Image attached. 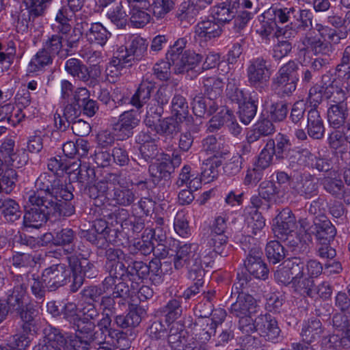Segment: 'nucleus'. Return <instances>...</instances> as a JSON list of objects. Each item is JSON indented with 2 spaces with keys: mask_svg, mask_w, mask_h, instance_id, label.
I'll return each mask as SVG.
<instances>
[{
  "mask_svg": "<svg viewBox=\"0 0 350 350\" xmlns=\"http://www.w3.org/2000/svg\"><path fill=\"white\" fill-rule=\"evenodd\" d=\"M247 77L250 85L259 91H262L271 77L270 65L263 57L251 59L247 68Z\"/></svg>",
  "mask_w": 350,
  "mask_h": 350,
  "instance_id": "obj_7",
  "label": "nucleus"
},
{
  "mask_svg": "<svg viewBox=\"0 0 350 350\" xmlns=\"http://www.w3.org/2000/svg\"><path fill=\"white\" fill-rule=\"evenodd\" d=\"M257 331L267 340H274L280 335V329L275 318L270 314H260L256 318Z\"/></svg>",
  "mask_w": 350,
  "mask_h": 350,
  "instance_id": "obj_20",
  "label": "nucleus"
},
{
  "mask_svg": "<svg viewBox=\"0 0 350 350\" xmlns=\"http://www.w3.org/2000/svg\"><path fill=\"white\" fill-rule=\"evenodd\" d=\"M350 46H347L342 53L340 63L336 66V70L339 76H342L345 79H350Z\"/></svg>",
  "mask_w": 350,
  "mask_h": 350,
  "instance_id": "obj_64",
  "label": "nucleus"
},
{
  "mask_svg": "<svg viewBox=\"0 0 350 350\" xmlns=\"http://www.w3.org/2000/svg\"><path fill=\"white\" fill-rule=\"evenodd\" d=\"M293 15L290 23L291 31L286 29L283 31L286 38L294 37L297 32L305 31L312 25L311 13L309 10L296 9Z\"/></svg>",
  "mask_w": 350,
  "mask_h": 350,
  "instance_id": "obj_24",
  "label": "nucleus"
},
{
  "mask_svg": "<svg viewBox=\"0 0 350 350\" xmlns=\"http://www.w3.org/2000/svg\"><path fill=\"white\" fill-rule=\"evenodd\" d=\"M51 237L52 243L57 246H69L66 251L71 253L73 251V243L76 239L75 232L69 228H62L59 230L55 231L53 234H49Z\"/></svg>",
  "mask_w": 350,
  "mask_h": 350,
  "instance_id": "obj_35",
  "label": "nucleus"
},
{
  "mask_svg": "<svg viewBox=\"0 0 350 350\" xmlns=\"http://www.w3.org/2000/svg\"><path fill=\"white\" fill-rule=\"evenodd\" d=\"M276 226L273 228L275 236L286 241L296 229V219L291 211L284 208L275 217Z\"/></svg>",
  "mask_w": 350,
  "mask_h": 350,
  "instance_id": "obj_15",
  "label": "nucleus"
},
{
  "mask_svg": "<svg viewBox=\"0 0 350 350\" xmlns=\"http://www.w3.org/2000/svg\"><path fill=\"white\" fill-rule=\"evenodd\" d=\"M316 237L321 244L329 243L336 234V230L325 217L317 218L314 221Z\"/></svg>",
  "mask_w": 350,
  "mask_h": 350,
  "instance_id": "obj_29",
  "label": "nucleus"
},
{
  "mask_svg": "<svg viewBox=\"0 0 350 350\" xmlns=\"http://www.w3.org/2000/svg\"><path fill=\"white\" fill-rule=\"evenodd\" d=\"M125 47L129 53L131 54L135 59L139 60L147 51L148 42L146 40L137 35L129 36Z\"/></svg>",
  "mask_w": 350,
  "mask_h": 350,
  "instance_id": "obj_37",
  "label": "nucleus"
},
{
  "mask_svg": "<svg viewBox=\"0 0 350 350\" xmlns=\"http://www.w3.org/2000/svg\"><path fill=\"white\" fill-rule=\"evenodd\" d=\"M257 111V105L254 101H244L239 107V118L241 121L248 124L256 116Z\"/></svg>",
  "mask_w": 350,
  "mask_h": 350,
  "instance_id": "obj_62",
  "label": "nucleus"
},
{
  "mask_svg": "<svg viewBox=\"0 0 350 350\" xmlns=\"http://www.w3.org/2000/svg\"><path fill=\"white\" fill-rule=\"evenodd\" d=\"M274 148V140L269 139L265 146L261 150L256 165L261 170H265L270 166L272 163L273 159V148Z\"/></svg>",
  "mask_w": 350,
  "mask_h": 350,
  "instance_id": "obj_54",
  "label": "nucleus"
},
{
  "mask_svg": "<svg viewBox=\"0 0 350 350\" xmlns=\"http://www.w3.org/2000/svg\"><path fill=\"white\" fill-rule=\"evenodd\" d=\"M146 333L149 339L144 342V349H160L166 347L167 328L166 323L161 320L153 321L148 327Z\"/></svg>",
  "mask_w": 350,
  "mask_h": 350,
  "instance_id": "obj_13",
  "label": "nucleus"
},
{
  "mask_svg": "<svg viewBox=\"0 0 350 350\" xmlns=\"http://www.w3.org/2000/svg\"><path fill=\"white\" fill-rule=\"evenodd\" d=\"M307 132L315 139H322L325 133L323 120L317 108H311L307 114Z\"/></svg>",
  "mask_w": 350,
  "mask_h": 350,
  "instance_id": "obj_26",
  "label": "nucleus"
},
{
  "mask_svg": "<svg viewBox=\"0 0 350 350\" xmlns=\"http://www.w3.org/2000/svg\"><path fill=\"white\" fill-rule=\"evenodd\" d=\"M137 197L133 189L120 186L115 187L108 193L107 201L113 206H128L131 205Z\"/></svg>",
  "mask_w": 350,
  "mask_h": 350,
  "instance_id": "obj_23",
  "label": "nucleus"
},
{
  "mask_svg": "<svg viewBox=\"0 0 350 350\" xmlns=\"http://www.w3.org/2000/svg\"><path fill=\"white\" fill-rule=\"evenodd\" d=\"M213 259V252L204 250L196 243H185L179 247L174 258V267L180 270L184 267L188 270V278L194 274L201 276L205 271L204 265L208 267Z\"/></svg>",
  "mask_w": 350,
  "mask_h": 350,
  "instance_id": "obj_2",
  "label": "nucleus"
},
{
  "mask_svg": "<svg viewBox=\"0 0 350 350\" xmlns=\"http://www.w3.org/2000/svg\"><path fill=\"white\" fill-rule=\"evenodd\" d=\"M245 221L248 233L256 235L265 227V223L263 217L258 210L246 208L244 211Z\"/></svg>",
  "mask_w": 350,
  "mask_h": 350,
  "instance_id": "obj_31",
  "label": "nucleus"
},
{
  "mask_svg": "<svg viewBox=\"0 0 350 350\" xmlns=\"http://www.w3.org/2000/svg\"><path fill=\"white\" fill-rule=\"evenodd\" d=\"M154 242L150 238H147V235L143 234L141 239L135 240L133 243L129 245V250L133 254L139 253L146 256L154 251Z\"/></svg>",
  "mask_w": 350,
  "mask_h": 350,
  "instance_id": "obj_53",
  "label": "nucleus"
},
{
  "mask_svg": "<svg viewBox=\"0 0 350 350\" xmlns=\"http://www.w3.org/2000/svg\"><path fill=\"white\" fill-rule=\"evenodd\" d=\"M146 3L143 0H120L107 9V17L118 28H124L129 21V11L131 6H144Z\"/></svg>",
  "mask_w": 350,
  "mask_h": 350,
  "instance_id": "obj_10",
  "label": "nucleus"
},
{
  "mask_svg": "<svg viewBox=\"0 0 350 350\" xmlns=\"http://www.w3.org/2000/svg\"><path fill=\"white\" fill-rule=\"evenodd\" d=\"M301 42L304 47L299 49L300 55L312 52L314 55L329 56L333 51L329 42L312 33H307Z\"/></svg>",
  "mask_w": 350,
  "mask_h": 350,
  "instance_id": "obj_12",
  "label": "nucleus"
},
{
  "mask_svg": "<svg viewBox=\"0 0 350 350\" xmlns=\"http://www.w3.org/2000/svg\"><path fill=\"white\" fill-rule=\"evenodd\" d=\"M143 1L146 3L144 6H137L136 8L131 6L130 8L129 20L135 27H141L144 26L149 22L150 19V14L143 10L149 5V3L147 0Z\"/></svg>",
  "mask_w": 350,
  "mask_h": 350,
  "instance_id": "obj_47",
  "label": "nucleus"
},
{
  "mask_svg": "<svg viewBox=\"0 0 350 350\" xmlns=\"http://www.w3.org/2000/svg\"><path fill=\"white\" fill-rule=\"evenodd\" d=\"M237 301L231 305L230 312L237 316L241 317L250 315L256 312V300L247 293L237 295Z\"/></svg>",
  "mask_w": 350,
  "mask_h": 350,
  "instance_id": "obj_22",
  "label": "nucleus"
},
{
  "mask_svg": "<svg viewBox=\"0 0 350 350\" xmlns=\"http://www.w3.org/2000/svg\"><path fill=\"white\" fill-rule=\"evenodd\" d=\"M323 332V326L321 321L317 317H312L303 325L301 336L302 342L293 344V350L308 349V345Z\"/></svg>",
  "mask_w": 350,
  "mask_h": 350,
  "instance_id": "obj_14",
  "label": "nucleus"
},
{
  "mask_svg": "<svg viewBox=\"0 0 350 350\" xmlns=\"http://www.w3.org/2000/svg\"><path fill=\"white\" fill-rule=\"evenodd\" d=\"M125 68L120 64V61L111 59L105 68V76L110 83H115L122 75Z\"/></svg>",
  "mask_w": 350,
  "mask_h": 350,
  "instance_id": "obj_61",
  "label": "nucleus"
},
{
  "mask_svg": "<svg viewBox=\"0 0 350 350\" xmlns=\"http://www.w3.org/2000/svg\"><path fill=\"white\" fill-rule=\"evenodd\" d=\"M291 188L297 194L310 199L318 193V182L310 174H304L292 182Z\"/></svg>",
  "mask_w": 350,
  "mask_h": 350,
  "instance_id": "obj_19",
  "label": "nucleus"
},
{
  "mask_svg": "<svg viewBox=\"0 0 350 350\" xmlns=\"http://www.w3.org/2000/svg\"><path fill=\"white\" fill-rule=\"evenodd\" d=\"M323 185L324 189L336 198L341 199L344 197L345 185L341 180L329 177L325 178Z\"/></svg>",
  "mask_w": 350,
  "mask_h": 350,
  "instance_id": "obj_56",
  "label": "nucleus"
},
{
  "mask_svg": "<svg viewBox=\"0 0 350 350\" xmlns=\"http://www.w3.org/2000/svg\"><path fill=\"white\" fill-rule=\"evenodd\" d=\"M53 56L43 49H40L31 58L28 65V72H36L42 70L45 66L52 64Z\"/></svg>",
  "mask_w": 350,
  "mask_h": 350,
  "instance_id": "obj_40",
  "label": "nucleus"
},
{
  "mask_svg": "<svg viewBox=\"0 0 350 350\" xmlns=\"http://www.w3.org/2000/svg\"><path fill=\"white\" fill-rule=\"evenodd\" d=\"M42 339L40 340V342ZM39 343L33 345V338L27 334H16L12 336L9 340V347L12 350H25L32 347L33 350H38Z\"/></svg>",
  "mask_w": 350,
  "mask_h": 350,
  "instance_id": "obj_48",
  "label": "nucleus"
},
{
  "mask_svg": "<svg viewBox=\"0 0 350 350\" xmlns=\"http://www.w3.org/2000/svg\"><path fill=\"white\" fill-rule=\"evenodd\" d=\"M301 260L294 257L285 260L275 272V279L278 283L284 285L291 284L294 275L299 273V265Z\"/></svg>",
  "mask_w": 350,
  "mask_h": 350,
  "instance_id": "obj_17",
  "label": "nucleus"
},
{
  "mask_svg": "<svg viewBox=\"0 0 350 350\" xmlns=\"http://www.w3.org/2000/svg\"><path fill=\"white\" fill-rule=\"evenodd\" d=\"M221 165V161L218 159L208 158L202 165L201 176L202 180L206 183L213 181L218 176V167Z\"/></svg>",
  "mask_w": 350,
  "mask_h": 350,
  "instance_id": "obj_46",
  "label": "nucleus"
},
{
  "mask_svg": "<svg viewBox=\"0 0 350 350\" xmlns=\"http://www.w3.org/2000/svg\"><path fill=\"white\" fill-rule=\"evenodd\" d=\"M298 69V64L293 60H290L281 66L273 79V89L279 94L286 96L291 94L296 89Z\"/></svg>",
  "mask_w": 350,
  "mask_h": 350,
  "instance_id": "obj_5",
  "label": "nucleus"
},
{
  "mask_svg": "<svg viewBox=\"0 0 350 350\" xmlns=\"http://www.w3.org/2000/svg\"><path fill=\"white\" fill-rule=\"evenodd\" d=\"M17 178L16 172L4 165L0 159V192L10 193L15 187Z\"/></svg>",
  "mask_w": 350,
  "mask_h": 350,
  "instance_id": "obj_33",
  "label": "nucleus"
},
{
  "mask_svg": "<svg viewBox=\"0 0 350 350\" xmlns=\"http://www.w3.org/2000/svg\"><path fill=\"white\" fill-rule=\"evenodd\" d=\"M23 322V329L25 332H30L31 326L38 315V310L34 308L32 304L29 301L27 303L20 307L19 309L14 311Z\"/></svg>",
  "mask_w": 350,
  "mask_h": 350,
  "instance_id": "obj_41",
  "label": "nucleus"
},
{
  "mask_svg": "<svg viewBox=\"0 0 350 350\" xmlns=\"http://www.w3.org/2000/svg\"><path fill=\"white\" fill-rule=\"evenodd\" d=\"M69 267H71L72 271H77L84 277L91 278H94L95 271H94V265L84 258L79 260L77 257L72 256L68 258Z\"/></svg>",
  "mask_w": 350,
  "mask_h": 350,
  "instance_id": "obj_45",
  "label": "nucleus"
},
{
  "mask_svg": "<svg viewBox=\"0 0 350 350\" xmlns=\"http://www.w3.org/2000/svg\"><path fill=\"white\" fill-rule=\"evenodd\" d=\"M234 10L228 3L223 2L213 8V15L215 19L219 21L229 22L234 17L235 12Z\"/></svg>",
  "mask_w": 350,
  "mask_h": 350,
  "instance_id": "obj_59",
  "label": "nucleus"
},
{
  "mask_svg": "<svg viewBox=\"0 0 350 350\" xmlns=\"http://www.w3.org/2000/svg\"><path fill=\"white\" fill-rule=\"evenodd\" d=\"M266 255L270 262L276 264L285 256L284 247L278 241H269L265 248Z\"/></svg>",
  "mask_w": 350,
  "mask_h": 350,
  "instance_id": "obj_55",
  "label": "nucleus"
},
{
  "mask_svg": "<svg viewBox=\"0 0 350 350\" xmlns=\"http://www.w3.org/2000/svg\"><path fill=\"white\" fill-rule=\"evenodd\" d=\"M37 259L38 258L34 255L28 253L16 252L12 256V265L16 267H33L36 265Z\"/></svg>",
  "mask_w": 350,
  "mask_h": 350,
  "instance_id": "obj_63",
  "label": "nucleus"
},
{
  "mask_svg": "<svg viewBox=\"0 0 350 350\" xmlns=\"http://www.w3.org/2000/svg\"><path fill=\"white\" fill-rule=\"evenodd\" d=\"M348 115L347 103H332L327 109L328 122L334 129H339L344 126Z\"/></svg>",
  "mask_w": 350,
  "mask_h": 350,
  "instance_id": "obj_28",
  "label": "nucleus"
},
{
  "mask_svg": "<svg viewBox=\"0 0 350 350\" xmlns=\"http://www.w3.org/2000/svg\"><path fill=\"white\" fill-rule=\"evenodd\" d=\"M71 271L64 264L53 265L43 271L42 280L49 291H55L69 281Z\"/></svg>",
  "mask_w": 350,
  "mask_h": 350,
  "instance_id": "obj_9",
  "label": "nucleus"
},
{
  "mask_svg": "<svg viewBox=\"0 0 350 350\" xmlns=\"http://www.w3.org/2000/svg\"><path fill=\"white\" fill-rule=\"evenodd\" d=\"M188 42L187 37L178 38L174 44L170 47L166 53V59L172 63V66H178L180 59L183 55V49L186 47Z\"/></svg>",
  "mask_w": 350,
  "mask_h": 350,
  "instance_id": "obj_49",
  "label": "nucleus"
},
{
  "mask_svg": "<svg viewBox=\"0 0 350 350\" xmlns=\"http://www.w3.org/2000/svg\"><path fill=\"white\" fill-rule=\"evenodd\" d=\"M0 209L4 219L10 223L19 219L22 214L18 204L10 198L0 199Z\"/></svg>",
  "mask_w": 350,
  "mask_h": 350,
  "instance_id": "obj_36",
  "label": "nucleus"
},
{
  "mask_svg": "<svg viewBox=\"0 0 350 350\" xmlns=\"http://www.w3.org/2000/svg\"><path fill=\"white\" fill-rule=\"evenodd\" d=\"M150 78V76L148 74L143 77L137 91L131 98V104L137 109L147 103L150 98L152 91L155 88V83Z\"/></svg>",
  "mask_w": 350,
  "mask_h": 350,
  "instance_id": "obj_25",
  "label": "nucleus"
},
{
  "mask_svg": "<svg viewBox=\"0 0 350 350\" xmlns=\"http://www.w3.org/2000/svg\"><path fill=\"white\" fill-rule=\"evenodd\" d=\"M198 13V10L194 3L189 0L180 5L176 12V17L186 27L194 22Z\"/></svg>",
  "mask_w": 350,
  "mask_h": 350,
  "instance_id": "obj_38",
  "label": "nucleus"
},
{
  "mask_svg": "<svg viewBox=\"0 0 350 350\" xmlns=\"http://www.w3.org/2000/svg\"><path fill=\"white\" fill-rule=\"evenodd\" d=\"M63 38L59 34H53L47 38L42 44V49L53 57L58 55L63 47Z\"/></svg>",
  "mask_w": 350,
  "mask_h": 350,
  "instance_id": "obj_58",
  "label": "nucleus"
},
{
  "mask_svg": "<svg viewBox=\"0 0 350 350\" xmlns=\"http://www.w3.org/2000/svg\"><path fill=\"white\" fill-rule=\"evenodd\" d=\"M141 120L140 113L135 110L122 112L117 122L112 124V129L119 140H125L133 135V129Z\"/></svg>",
  "mask_w": 350,
  "mask_h": 350,
  "instance_id": "obj_11",
  "label": "nucleus"
},
{
  "mask_svg": "<svg viewBox=\"0 0 350 350\" xmlns=\"http://www.w3.org/2000/svg\"><path fill=\"white\" fill-rule=\"evenodd\" d=\"M29 203L32 206L24 215L26 227L39 228L56 211L55 204L51 200H44L38 195H29Z\"/></svg>",
  "mask_w": 350,
  "mask_h": 350,
  "instance_id": "obj_4",
  "label": "nucleus"
},
{
  "mask_svg": "<svg viewBox=\"0 0 350 350\" xmlns=\"http://www.w3.org/2000/svg\"><path fill=\"white\" fill-rule=\"evenodd\" d=\"M88 41L91 44L103 46L111 36V33L100 23H92L85 33Z\"/></svg>",
  "mask_w": 350,
  "mask_h": 350,
  "instance_id": "obj_32",
  "label": "nucleus"
},
{
  "mask_svg": "<svg viewBox=\"0 0 350 350\" xmlns=\"http://www.w3.org/2000/svg\"><path fill=\"white\" fill-rule=\"evenodd\" d=\"M35 188L31 195H38L43 201L51 200L55 204L56 198L71 200L74 197L70 188L54 174L42 173L35 182Z\"/></svg>",
  "mask_w": 350,
  "mask_h": 350,
  "instance_id": "obj_3",
  "label": "nucleus"
},
{
  "mask_svg": "<svg viewBox=\"0 0 350 350\" xmlns=\"http://www.w3.org/2000/svg\"><path fill=\"white\" fill-rule=\"evenodd\" d=\"M314 155L307 148H293L284 159V164L291 169L299 170L303 167L310 165Z\"/></svg>",
  "mask_w": 350,
  "mask_h": 350,
  "instance_id": "obj_21",
  "label": "nucleus"
},
{
  "mask_svg": "<svg viewBox=\"0 0 350 350\" xmlns=\"http://www.w3.org/2000/svg\"><path fill=\"white\" fill-rule=\"evenodd\" d=\"M163 113V106L158 103H150L147 107L146 116L144 122L148 128L154 126L157 120H159Z\"/></svg>",
  "mask_w": 350,
  "mask_h": 350,
  "instance_id": "obj_57",
  "label": "nucleus"
},
{
  "mask_svg": "<svg viewBox=\"0 0 350 350\" xmlns=\"http://www.w3.org/2000/svg\"><path fill=\"white\" fill-rule=\"evenodd\" d=\"M77 332L66 338L59 329L49 327L44 330V336L39 343L38 350H83L89 349L96 325L92 321L79 319L75 325Z\"/></svg>",
  "mask_w": 350,
  "mask_h": 350,
  "instance_id": "obj_1",
  "label": "nucleus"
},
{
  "mask_svg": "<svg viewBox=\"0 0 350 350\" xmlns=\"http://www.w3.org/2000/svg\"><path fill=\"white\" fill-rule=\"evenodd\" d=\"M262 253L258 248L252 249L245 261L248 272L258 279L265 280L268 277L269 270L262 260Z\"/></svg>",
  "mask_w": 350,
  "mask_h": 350,
  "instance_id": "obj_18",
  "label": "nucleus"
},
{
  "mask_svg": "<svg viewBox=\"0 0 350 350\" xmlns=\"http://www.w3.org/2000/svg\"><path fill=\"white\" fill-rule=\"evenodd\" d=\"M107 190V183L105 181H98L94 185L88 187L87 193L90 198L94 200V205L100 206L103 204V198L107 199V196H105Z\"/></svg>",
  "mask_w": 350,
  "mask_h": 350,
  "instance_id": "obj_51",
  "label": "nucleus"
},
{
  "mask_svg": "<svg viewBox=\"0 0 350 350\" xmlns=\"http://www.w3.org/2000/svg\"><path fill=\"white\" fill-rule=\"evenodd\" d=\"M296 8L293 7L290 8H280L278 6H271L267 12H265V16H271L273 21L277 23H291V18L294 16V13Z\"/></svg>",
  "mask_w": 350,
  "mask_h": 350,
  "instance_id": "obj_43",
  "label": "nucleus"
},
{
  "mask_svg": "<svg viewBox=\"0 0 350 350\" xmlns=\"http://www.w3.org/2000/svg\"><path fill=\"white\" fill-rule=\"evenodd\" d=\"M222 29L216 22L211 20L199 22L195 27V38L200 41L206 42L219 37Z\"/></svg>",
  "mask_w": 350,
  "mask_h": 350,
  "instance_id": "obj_27",
  "label": "nucleus"
},
{
  "mask_svg": "<svg viewBox=\"0 0 350 350\" xmlns=\"http://www.w3.org/2000/svg\"><path fill=\"white\" fill-rule=\"evenodd\" d=\"M204 94L210 100H217L221 98L225 82L224 79L216 75L204 77L202 79Z\"/></svg>",
  "mask_w": 350,
  "mask_h": 350,
  "instance_id": "obj_30",
  "label": "nucleus"
},
{
  "mask_svg": "<svg viewBox=\"0 0 350 350\" xmlns=\"http://www.w3.org/2000/svg\"><path fill=\"white\" fill-rule=\"evenodd\" d=\"M299 273L293 278L291 287L295 292L309 297H314L317 295V288L313 279L306 275L305 264L301 260L299 266Z\"/></svg>",
  "mask_w": 350,
  "mask_h": 350,
  "instance_id": "obj_16",
  "label": "nucleus"
},
{
  "mask_svg": "<svg viewBox=\"0 0 350 350\" xmlns=\"http://www.w3.org/2000/svg\"><path fill=\"white\" fill-rule=\"evenodd\" d=\"M274 140L273 154L275 159L279 161H284L287 154L292 150L291 143L288 137L279 133Z\"/></svg>",
  "mask_w": 350,
  "mask_h": 350,
  "instance_id": "obj_44",
  "label": "nucleus"
},
{
  "mask_svg": "<svg viewBox=\"0 0 350 350\" xmlns=\"http://www.w3.org/2000/svg\"><path fill=\"white\" fill-rule=\"evenodd\" d=\"M202 60V56L193 51H185L180 59V63L174 67L176 74H182L192 69Z\"/></svg>",
  "mask_w": 350,
  "mask_h": 350,
  "instance_id": "obj_42",
  "label": "nucleus"
},
{
  "mask_svg": "<svg viewBox=\"0 0 350 350\" xmlns=\"http://www.w3.org/2000/svg\"><path fill=\"white\" fill-rule=\"evenodd\" d=\"M239 85V80L229 79L226 85V96L232 102L241 105L245 101L246 98Z\"/></svg>",
  "mask_w": 350,
  "mask_h": 350,
  "instance_id": "obj_52",
  "label": "nucleus"
},
{
  "mask_svg": "<svg viewBox=\"0 0 350 350\" xmlns=\"http://www.w3.org/2000/svg\"><path fill=\"white\" fill-rule=\"evenodd\" d=\"M339 76L334 79L331 83L327 85V81L329 79V75L322 76V81L325 87V95L332 103H347L346 100L350 97V83L349 79L344 80Z\"/></svg>",
  "mask_w": 350,
  "mask_h": 350,
  "instance_id": "obj_8",
  "label": "nucleus"
},
{
  "mask_svg": "<svg viewBox=\"0 0 350 350\" xmlns=\"http://www.w3.org/2000/svg\"><path fill=\"white\" fill-rule=\"evenodd\" d=\"M172 112L180 122L185 120L189 114V106L186 99L180 94H176L172 100Z\"/></svg>",
  "mask_w": 350,
  "mask_h": 350,
  "instance_id": "obj_50",
  "label": "nucleus"
},
{
  "mask_svg": "<svg viewBox=\"0 0 350 350\" xmlns=\"http://www.w3.org/2000/svg\"><path fill=\"white\" fill-rule=\"evenodd\" d=\"M228 243V237L225 234L212 235L210 245L213 246V250H207V251L213 252V257L217 254L221 256H228L226 250Z\"/></svg>",
  "mask_w": 350,
  "mask_h": 350,
  "instance_id": "obj_60",
  "label": "nucleus"
},
{
  "mask_svg": "<svg viewBox=\"0 0 350 350\" xmlns=\"http://www.w3.org/2000/svg\"><path fill=\"white\" fill-rule=\"evenodd\" d=\"M28 275H14L10 284V288L6 291L5 302L9 307L11 313L23 306L29 301L27 287L29 285Z\"/></svg>",
  "mask_w": 350,
  "mask_h": 350,
  "instance_id": "obj_6",
  "label": "nucleus"
},
{
  "mask_svg": "<svg viewBox=\"0 0 350 350\" xmlns=\"http://www.w3.org/2000/svg\"><path fill=\"white\" fill-rule=\"evenodd\" d=\"M159 121V124H155L152 128L159 135L172 137L180 131V121L176 117H167Z\"/></svg>",
  "mask_w": 350,
  "mask_h": 350,
  "instance_id": "obj_39",
  "label": "nucleus"
},
{
  "mask_svg": "<svg viewBox=\"0 0 350 350\" xmlns=\"http://www.w3.org/2000/svg\"><path fill=\"white\" fill-rule=\"evenodd\" d=\"M64 68L69 75L80 81L87 82L90 79L88 68L79 59H68L65 63Z\"/></svg>",
  "mask_w": 350,
  "mask_h": 350,
  "instance_id": "obj_34",
  "label": "nucleus"
}]
</instances>
